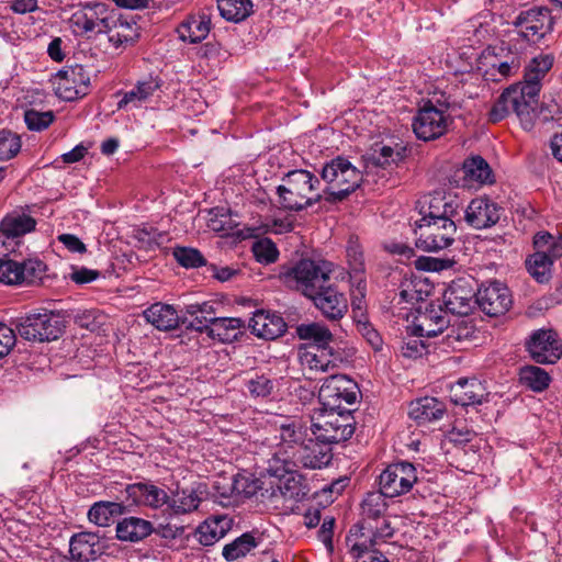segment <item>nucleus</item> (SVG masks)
<instances>
[{"label": "nucleus", "mask_w": 562, "mask_h": 562, "mask_svg": "<svg viewBox=\"0 0 562 562\" xmlns=\"http://www.w3.org/2000/svg\"><path fill=\"white\" fill-rule=\"evenodd\" d=\"M207 336L224 344L237 341L246 330V323L239 317H216Z\"/></svg>", "instance_id": "58836bf2"}, {"label": "nucleus", "mask_w": 562, "mask_h": 562, "mask_svg": "<svg viewBox=\"0 0 562 562\" xmlns=\"http://www.w3.org/2000/svg\"><path fill=\"white\" fill-rule=\"evenodd\" d=\"M446 331V344L456 349L458 348V344L470 340L474 336V326L469 324L467 321L461 319L453 324H449Z\"/></svg>", "instance_id": "6e6d98bb"}, {"label": "nucleus", "mask_w": 562, "mask_h": 562, "mask_svg": "<svg viewBox=\"0 0 562 562\" xmlns=\"http://www.w3.org/2000/svg\"><path fill=\"white\" fill-rule=\"evenodd\" d=\"M258 546L255 537L250 532H245L234 541L227 543L223 548V558L231 562L239 558L246 557L252 549Z\"/></svg>", "instance_id": "864d4df0"}, {"label": "nucleus", "mask_w": 562, "mask_h": 562, "mask_svg": "<svg viewBox=\"0 0 562 562\" xmlns=\"http://www.w3.org/2000/svg\"><path fill=\"white\" fill-rule=\"evenodd\" d=\"M518 86L510 85L506 88L488 112V121L498 123L515 113L525 130H531L535 125L536 105L527 100Z\"/></svg>", "instance_id": "0eeeda50"}, {"label": "nucleus", "mask_w": 562, "mask_h": 562, "mask_svg": "<svg viewBox=\"0 0 562 562\" xmlns=\"http://www.w3.org/2000/svg\"><path fill=\"white\" fill-rule=\"evenodd\" d=\"M449 324L448 311L442 310L440 306L430 305L416 317L413 331L417 336L436 337L442 334Z\"/></svg>", "instance_id": "7c9ffc66"}, {"label": "nucleus", "mask_w": 562, "mask_h": 562, "mask_svg": "<svg viewBox=\"0 0 562 562\" xmlns=\"http://www.w3.org/2000/svg\"><path fill=\"white\" fill-rule=\"evenodd\" d=\"M19 335L32 341H50L57 339L64 331L60 316L53 311L31 313L14 323Z\"/></svg>", "instance_id": "6e6552de"}, {"label": "nucleus", "mask_w": 562, "mask_h": 562, "mask_svg": "<svg viewBox=\"0 0 562 562\" xmlns=\"http://www.w3.org/2000/svg\"><path fill=\"white\" fill-rule=\"evenodd\" d=\"M331 443L318 441L315 437L307 438L299 452H295L296 464L306 469H322L331 461Z\"/></svg>", "instance_id": "bb28decb"}, {"label": "nucleus", "mask_w": 562, "mask_h": 562, "mask_svg": "<svg viewBox=\"0 0 562 562\" xmlns=\"http://www.w3.org/2000/svg\"><path fill=\"white\" fill-rule=\"evenodd\" d=\"M386 498L389 497L380 491L367 493L361 502V519L350 528L348 535L381 541L392 538L394 528L386 516L389 508Z\"/></svg>", "instance_id": "7ed1b4c3"}, {"label": "nucleus", "mask_w": 562, "mask_h": 562, "mask_svg": "<svg viewBox=\"0 0 562 562\" xmlns=\"http://www.w3.org/2000/svg\"><path fill=\"white\" fill-rule=\"evenodd\" d=\"M487 396L485 386L475 378L459 379L451 389V398L457 405L482 404Z\"/></svg>", "instance_id": "c9c22d12"}, {"label": "nucleus", "mask_w": 562, "mask_h": 562, "mask_svg": "<svg viewBox=\"0 0 562 562\" xmlns=\"http://www.w3.org/2000/svg\"><path fill=\"white\" fill-rule=\"evenodd\" d=\"M211 21L205 14L189 15L177 27L179 38L190 44L205 40L210 33Z\"/></svg>", "instance_id": "79ce46f5"}, {"label": "nucleus", "mask_w": 562, "mask_h": 562, "mask_svg": "<svg viewBox=\"0 0 562 562\" xmlns=\"http://www.w3.org/2000/svg\"><path fill=\"white\" fill-rule=\"evenodd\" d=\"M160 79L149 77L145 80L138 81L130 91H119L116 94L122 95V98L117 102V110L127 111L142 106V104L147 102L155 92L160 89Z\"/></svg>", "instance_id": "2f4dec72"}, {"label": "nucleus", "mask_w": 562, "mask_h": 562, "mask_svg": "<svg viewBox=\"0 0 562 562\" xmlns=\"http://www.w3.org/2000/svg\"><path fill=\"white\" fill-rule=\"evenodd\" d=\"M347 260L351 271V278L358 282L357 289L360 291L361 296H364L363 290L366 289L363 274L366 271L364 256L358 238L350 237L346 248Z\"/></svg>", "instance_id": "c03bdc74"}, {"label": "nucleus", "mask_w": 562, "mask_h": 562, "mask_svg": "<svg viewBox=\"0 0 562 562\" xmlns=\"http://www.w3.org/2000/svg\"><path fill=\"white\" fill-rule=\"evenodd\" d=\"M258 462H261L262 470L273 477H283L286 472L297 468L295 452L277 445L261 449L258 452Z\"/></svg>", "instance_id": "393cba45"}, {"label": "nucleus", "mask_w": 562, "mask_h": 562, "mask_svg": "<svg viewBox=\"0 0 562 562\" xmlns=\"http://www.w3.org/2000/svg\"><path fill=\"white\" fill-rule=\"evenodd\" d=\"M55 120V113L49 110L45 112L29 109L24 112V122L30 131L41 132L49 127Z\"/></svg>", "instance_id": "e2e57ef3"}, {"label": "nucleus", "mask_w": 562, "mask_h": 562, "mask_svg": "<svg viewBox=\"0 0 562 562\" xmlns=\"http://www.w3.org/2000/svg\"><path fill=\"white\" fill-rule=\"evenodd\" d=\"M207 226L222 235L231 234L237 226V223L232 218L231 211L224 207H215L210 212Z\"/></svg>", "instance_id": "4d7b16f0"}, {"label": "nucleus", "mask_w": 562, "mask_h": 562, "mask_svg": "<svg viewBox=\"0 0 562 562\" xmlns=\"http://www.w3.org/2000/svg\"><path fill=\"white\" fill-rule=\"evenodd\" d=\"M155 531L151 521L130 516L125 517L116 524V538L125 542H139L150 536Z\"/></svg>", "instance_id": "4c0bfd02"}, {"label": "nucleus", "mask_w": 562, "mask_h": 562, "mask_svg": "<svg viewBox=\"0 0 562 562\" xmlns=\"http://www.w3.org/2000/svg\"><path fill=\"white\" fill-rule=\"evenodd\" d=\"M476 300L472 282L465 278L453 280L443 293L446 310L454 315L465 316L471 313Z\"/></svg>", "instance_id": "412c9836"}, {"label": "nucleus", "mask_w": 562, "mask_h": 562, "mask_svg": "<svg viewBox=\"0 0 562 562\" xmlns=\"http://www.w3.org/2000/svg\"><path fill=\"white\" fill-rule=\"evenodd\" d=\"M172 255L177 262L183 268H199L206 263L205 258L200 250L192 247H176Z\"/></svg>", "instance_id": "052dcab7"}, {"label": "nucleus", "mask_w": 562, "mask_h": 562, "mask_svg": "<svg viewBox=\"0 0 562 562\" xmlns=\"http://www.w3.org/2000/svg\"><path fill=\"white\" fill-rule=\"evenodd\" d=\"M449 116L431 101H427L413 119L412 127L418 139L429 142L441 137L448 130Z\"/></svg>", "instance_id": "f3484780"}, {"label": "nucleus", "mask_w": 562, "mask_h": 562, "mask_svg": "<svg viewBox=\"0 0 562 562\" xmlns=\"http://www.w3.org/2000/svg\"><path fill=\"white\" fill-rule=\"evenodd\" d=\"M475 302L485 315L498 317L509 311L513 297L504 283L493 281L477 289Z\"/></svg>", "instance_id": "6ab92c4d"}, {"label": "nucleus", "mask_w": 562, "mask_h": 562, "mask_svg": "<svg viewBox=\"0 0 562 562\" xmlns=\"http://www.w3.org/2000/svg\"><path fill=\"white\" fill-rule=\"evenodd\" d=\"M459 203L456 196L442 192H434L420 202L422 218L415 223L453 221L458 214Z\"/></svg>", "instance_id": "4be33fe9"}, {"label": "nucleus", "mask_w": 562, "mask_h": 562, "mask_svg": "<svg viewBox=\"0 0 562 562\" xmlns=\"http://www.w3.org/2000/svg\"><path fill=\"white\" fill-rule=\"evenodd\" d=\"M417 481V470L413 463H391L379 476V491L389 498H394L408 493Z\"/></svg>", "instance_id": "ddd939ff"}, {"label": "nucleus", "mask_w": 562, "mask_h": 562, "mask_svg": "<svg viewBox=\"0 0 562 562\" xmlns=\"http://www.w3.org/2000/svg\"><path fill=\"white\" fill-rule=\"evenodd\" d=\"M231 528V518L227 516H213L205 519L196 528L195 536L202 546L209 547L224 538Z\"/></svg>", "instance_id": "ea45409f"}, {"label": "nucleus", "mask_w": 562, "mask_h": 562, "mask_svg": "<svg viewBox=\"0 0 562 562\" xmlns=\"http://www.w3.org/2000/svg\"><path fill=\"white\" fill-rule=\"evenodd\" d=\"M447 412L446 404L436 397L425 396L412 401L408 415L418 425L439 420Z\"/></svg>", "instance_id": "f704fd0d"}, {"label": "nucleus", "mask_w": 562, "mask_h": 562, "mask_svg": "<svg viewBox=\"0 0 562 562\" xmlns=\"http://www.w3.org/2000/svg\"><path fill=\"white\" fill-rule=\"evenodd\" d=\"M529 357L537 363L553 364L562 357V341L553 329L533 330L525 341Z\"/></svg>", "instance_id": "dca6fc26"}, {"label": "nucleus", "mask_w": 562, "mask_h": 562, "mask_svg": "<svg viewBox=\"0 0 562 562\" xmlns=\"http://www.w3.org/2000/svg\"><path fill=\"white\" fill-rule=\"evenodd\" d=\"M357 329L375 351L381 350L383 345L382 337L370 322L367 319L358 321Z\"/></svg>", "instance_id": "338daca9"}, {"label": "nucleus", "mask_w": 562, "mask_h": 562, "mask_svg": "<svg viewBox=\"0 0 562 562\" xmlns=\"http://www.w3.org/2000/svg\"><path fill=\"white\" fill-rule=\"evenodd\" d=\"M381 540L363 538H355L353 535H347L346 543L349 547V554L353 562H390V560L375 549Z\"/></svg>", "instance_id": "e433bc0d"}, {"label": "nucleus", "mask_w": 562, "mask_h": 562, "mask_svg": "<svg viewBox=\"0 0 562 562\" xmlns=\"http://www.w3.org/2000/svg\"><path fill=\"white\" fill-rule=\"evenodd\" d=\"M113 13L114 10L103 2L80 3L71 14L70 23L80 35L91 37L104 33L109 23L112 22Z\"/></svg>", "instance_id": "9d476101"}, {"label": "nucleus", "mask_w": 562, "mask_h": 562, "mask_svg": "<svg viewBox=\"0 0 562 562\" xmlns=\"http://www.w3.org/2000/svg\"><path fill=\"white\" fill-rule=\"evenodd\" d=\"M319 184L318 178L308 170H290L277 187L280 207L299 212L319 202L323 198Z\"/></svg>", "instance_id": "f03ea898"}, {"label": "nucleus", "mask_w": 562, "mask_h": 562, "mask_svg": "<svg viewBox=\"0 0 562 562\" xmlns=\"http://www.w3.org/2000/svg\"><path fill=\"white\" fill-rule=\"evenodd\" d=\"M127 506L119 502H97L88 512V518L91 522L106 527L113 522L114 517L123 515Z\"/></svg>", "instance_id": "37998d69"}, {"label": "nucleus", "mask_w": 562, "mask_h": 562, "mask_svg": "<svg viewBox=\"0 0 562 562\" xmlns=\"http://www.w3.org/2000/svg\"><path fill=\"white\" fill-rule=\"evenodd\" d=\"M104 552L100 536L94 532H79L69 541V553L72 561L89 562L97 560Z\"/></svg>", "instance_id": "a878e982"}, {"label": "nucleus", "mask_w": 562, "mask_h": 562, "mask_svg": "<svg viewBox=\"0 0 562 562\" xmlns=\"http://www.w3.org/2000/svg\"><path fill=\"white\" fill-rule=\"evenodd\" d=\"M184 315L182 317V325L189 330L199 333L210 331V326L216 319V303L205 301L202 303L189 304L184 307Z\"/></svg>", "instance_id": "cd10ccee"}, {"label": "nucleus", "mask_w": 562, "mask_h": 562, "mask_svg": "<svg viewBox=\"0 0 562 562\" xmlns=\"http://www.w3.org/2000/svg\"><path fill=\"white\" fill-rule=\"evenodd\" d=\"M21 138L9 130H0V160H9L21 150Z\"/></svg>", "instance_id": "0e129e2a"}, {"label": "nucleus", "mask_w": 562, "mask_h": 562, "mask_svg": "<svg viewBox=\"0 0 562 562\" xmlns=\"http://www.w3.org/2000/svg\"><path fill=\"white\" fill-rule=\"evenodd\" d=\"M419 229L415 245L427 252H437L450 247L456 240L457 225L454 221L415 223Z\"/></svg>", "instance_id": "2eb2a0df"}, {"label": "nucleus", "mask_w": 562, "mask_h": 562, "mask_svg": "<svg viewBox=\"0 0 562 562\" xmlns=\"http://www.w3.org/2000/svg\"><path fill=\"white\" fill-rule=\"evenodd\" d=\"M326 181V201L336 203L346 199L361 183V172L345 157H336L327 162L322 170Z\"/></svg>", "instance_id": "423d86ee"}, {"label": "nucleus", "mask_w": 562, "mask_h": 562, "mask_svg": "<svg viewBox=\"0 0 562 562\" xmlns=\"http://www.w3.org/2000/svg\"><path fill=\"white\" fill-rule=\"evenodd\" d=\"M296 335L302 340H312L316 347H327L333 340L328 327L321 323L301 324L296 327Z\"/></svg>", "instance_id": "603ef678"}, {"label": "nucleus", "mask_w": 562, "mask_h": 562, "mask_svg": "<svg viewBox=\"0 0 562 562\" xmlns=\"http://www.w3.org/2000/svg\"><path fill=\"white\" fill-rule=\"evenodd\" d=\"M463 172L469 181L480 184L493 183V171L490 165L481 156L468 158L463 162Z\"/></svg>", "instance_id": "09e8293b"}, {"label": "nucleus", "mask_w": 562, "mask_h": 562, "mask_svg": "<svg viewBox=\"0 0 562 562\" xmlns=\"http://www.w3.org/2000/svg\"><path fill=\"white\" fill-rule=\"evenodd\" d=\"M422 284V281L418 280H405L401 283L400 291L396 294L394 300H397V304L409 303L414 305L415 303L423 300V290L418 288Z\"/></svg>", "instance_id": "69168bd1"}, {"label": "nucleus", "mask_w": 562, "mask_h": 562, "mask_svg": "<svg viewBox=\"0 0 562 562\" xmlns=\"http://www.w3.org/2000/svg\"><path fill=\"white\" fill-rule=\"evenodd\" d=\"M217 8L222 18L235 23L244 21L252 13L250 0H217Z\"/></svg>", "instance_id": "8fccbe9b"}, {"label": "nucleus", "mask_w": 562, "mask_h": 562, "mask_svg": "<svg viewBox=\"0 0 562 562\" xmlns=\"http://www.w3.org/2000/svg\"><path fill=\"white\" fill-rule=\"evenodd\" d=\"M245 389L250 397L266 400L276 389V380L267 374L254 373L245 380Z\"/></svg>", "instance_id": "3c124183"}, {"label": "nucleus", "mask_w": 562, "mask_h": 562, "mask_svg": "<svg viewBox=\"0 0 562 562\" xmlns=\"http://www.w3.org/2000/svg\"><path fill=\"white\" fill-rule=\"evenodd\" d=\"M278 488L285 498L296 499L304 495L302 491V477L297 474L296 469L286 472L285 476L278 477Z\"/></svg>", "instance_id": "13d9d810"}, {"label": "nucleus", "mask_w": 562, "mask_h": 562, "mask_svg": "<svg viewBox=\"0 0 562 562\" xmlns=\"http://www.w3.org/2000/svg\"><path fill=\"white\" fill-rule=\"evenodd\" d=\"M36 227V221L23 211H12L0 222V241L5 245L8 239L19 238L31 233Z\"/></svg>", "instance_id": "473e14b6"}, {"label": "nucleus", "mask_w": 562, "mask_h": 562, "mask_svg": "<svg viewBox=\"0 0 562 562\" xmlns=\"http://www.w3.org/2000/svg\"><path fill=\"white\" fill-rule=\"evenodd\" d=\"M514 25L517 31L512 38H517L518 43L526 41L529 44H537L552 32L554 19L549 8L535 7L521 11L516 18Z\"/></svg>", "instance_id": "1a4fd4ad"}, {"label": "nucleus", "mask_w": 562, "mask_h": 562, "mask_svg": "<svg viewBox=\"0 0 562 562\" xmlns=\"http://www.w3.org/2000/svg\"><path fill=\"white\" fill-rule=\"evenodd\" d=\"M104 34L108 35L109 43L115 48H125L126 45L135 43L139 37V26L133 20L117 14L112 15V22L109 23Z\"/></svg>", "instance_id": "c756f323"}, {"label": "nucleus", "mask_w": 562, "mask_h": 562, "mask_svg": "<svg viewBox=\"0 0 562 562\" xmlns=\"http://www.w3.org/2000/svg\"><path fill=\"white\" fill-rule=\"evenodd\" d=\"M311 430L324 443H340L349 440L356 430L352 409L324 407L315 413Z\"/></svg>", "instance_id": "20e7f679"}, {"label": "nucleus", "mask_w": 562, "mask_h": 562, "mask_svg": "<svg viewBox=\"0 0 562 562\" xmlns=\"http://www.w3.org/2000/svg\"><path fill=\"white\" fill-rule=\"evenodd\" d=\"M308 299L322 315L330 322L340 321L348 312L346 295L334 284L324 283Z\"/></svg>", "instance_id": "aec40b11"}, {"label": "nucleus", "mask_w": 562, "mask_h": 562, "mask_svg": "<svg viewBox=\"0 0 562 562\" xmlns=\"http://www.w3.org/2000/svg\"><path fill=\"white\" fill-rule=\"evenodd\" d=\"M299 359L303 369L312 373L329 372L337 367L333 353L327 347H315L301 351Z\"/></svg>", "instance_id": "a19ab883"}, {"label": "nucleus", "mask_w": 562, "mask_h": 562, "mask_svg": "<svg viewBox=\"0 0 562 562\" xmlns=\"http://www.w3.org/2000/svg\"><path fill=\"white\" fill-rule=\"evenodd\" d=\"M249 328L258 338L274 340L286 331V323L277 313L258 310L250 318Z\"/></svg>", "instance_id": "c85d7f7f"}, {"label": "nucleus", "mask_w": 562, "mask_h": 562, "mask_svg": "<svg viewBox=\"0 0 562 562\" xmlns=\"http://www.w3.org/2000/svg\"><path fill=\"white\" fill-rule=\"evenodd\" d=\"M280 441L277 446L284 448L285 450H292L299 452V448H302L306 438V429L297 423L282 424L279 429Z\"/></svg>", "instance_id": "de8ad7c7"}, {"label": "nucleus", "mask_w": 562, "mask_h": 562, "mask_svg": "<svg viewBox=\"0 0 562 562\" xmlns=\"http://www.w3.org/2000/svg\"><path fill=\"white\" fill-rule=\"evenodd\" d=\"M525 60V49L517 38L486 47L479 58V69L486 80L499 82L516 76Z\"/></svg>", "instance_id": "f257e3e1"}, {"label": "nucleus", "mask_w": 562, "mask_h": 562, "mask_svg": "<svg viewBox=\"0 0 562 562\" xmlns=\"http://www.w3.org/2000/svg\"><path fill=\"white\" fill-rule=\"evenodd\" d=\"M56 95L64 101H75L90 91V74L82 65L66 66L52 78Z\"/></svg>", "instance_id": "9b49d317"}, {"label": "nucleus", "mask_w": 562, "mask_h": 562, "mask_svg": "<svg viewBox=\"0 0 562 562\" xmlns=\"http://www.w3.org/2000/svg\"><path fill=\"white\" fill-rule=\"evenodd\" d=\"M202 498L199 496L193 488L177 490L169 496V501L166 505L173 515H186L195 512Z\"/></svg>", "instance_id": "a18cd8bd"}, {"label": "nucleus", "mask_w": 562, "mask_h": 562, "mask_svg": "<svg viewBox=\"0 0 562 562\" xmlns=\"http://www.w3.org/2000/svg\"><path fill=\"white\" fill-rule=\"evenodd\" d=\"M252 254L256 260L262 265H270L278 260L279 250L269 238H261L252 244Z\"/></svg>", "instance_id": "680f3d73"}, {"label": "nucleus", "mask_w": 562, "mask_h": 562, "mask_svg": "<svg viewBox=\"0 0 562 562\" xmlns=\"http://www.w3.org/2000/svg\"><path fill=\"white\" fill-rule=\"evenodd\" d=\"M147 323L158 330H173L182 325V317L173 305L156 302L143 312Z\"/></svg>", "instance_id": "72a5a7b5"}, {"label": "nucleus", "mask_w": 562, "mask_h": 562, "mask_svg": "<svg viewBox=\"0 0 562 562\" xmlns=\"http://www.w3.org/2000/svg\"><path fill=\"white\" fill-rule=\"evenodd\" d=\"M334 265L327 260L301 259L280 273L284 284L301 291L306 297L329 281Z\"/></svg>", "instance_id": "39448f33"}, {"label": "nucleus", "mask_w": 562, "mask_h": 562, "mask_svg": "<svg viewBox=\"0 0 562 562\" xmlns=\"http://www.w3.org/2000/svg\"><path fill=\"white\" fill-rule=\"evenodd\" d=\"M168 501V493L150 482H138L125 486V502L128 505L158 509L166 505Z\"/></svg>", "instance_id": "5701e85b"}, {"label": "nucleus", "mask_w": 562, "mask_h": 562, "mask_svg": "<svg viewBox=\"0 0 562 562\" xmlns=\"http://www.w3.org/2000/svg\"><path fill=\"white\" fill-rule=\"evenodd\" d=\"M559 255L560 254L555 252L554 249H550V254L546 251L535 252L526 261L528 272L539 283L549 281L550 268L552 266L551 257H558Z\"/></svg>", "instance_id": "49530a36"}, {"label": "nucleus", "mask_w": 562, "mask_h": 562, "mask_svg": "<svg viewBox=\"0 0 562 562\" xmlns=\"http://www.w3.org/2000/svg\"><path fill=\"white\" fill-rule=\"evenodd\" d=\"M502 211L503 209L493 200L480 196L469 203L464 211V218L476 229L488 228L499 221Z\"/></svg>", "instance_id": "b1692460"}, {"label": "nucleus", "mask_w": 562, "mask_h": 562, "mask_svg": "<svg viewBox=\"0 0 562 562\" xmlns=\"http://www.w3.org/2000/svg\"><path fill=\"white\" fill-rule=\"evenodd\" d=\"M554 59L551 53H540L532 57L525 66L524 80L514 83L535 105L538 103L542 80L553 67Z\"/></svg>", "instance_id": "a211bd4d"}, {"label": "nucleus", "mask_w": 562, "mask_h": 562, "mask_svg": "<svg viewBox=\"0 0 562 562\" xmlns=\"http://www.w3.org/2000/svg\"><path fill=\"white\" fill-rule=\"evenodd\" d=\"M520 382L535 392L544 391L550 384L548 372L536 366H526L519 372Z\"/></svg>", "instance_id": "5fc2aeb1"}, {"label": "nucleus", "mask_w": 562, "mask_h": 562, "mask_svg": "<svg viewBox=\"0 0 562 562\" xmlns=\"http://www.w3.org/2000/svg\"><path fill=\"white\" fill-rule=\"evenodd\" d=\"M256 493L255 482L244 474H237L231 479L229 491L222 492L221 496L229 498L233 496L250 497Z\"/></svg>", "instance_id": "bf43d9fd"}, {"label": "nucleus", "mask_w": 562, "mask_h": 562, "mask_svg": "<svg viewBox=\"0 0 562 562\" xmlns=\"http://www.w3.org/2000/svg\"><path fill=\"white\" fill-rule=\"evenodd\" d=\"M360 394L358 384L345 374L326 378L318 391V400L324 407L344 409L342 403L356 404Z\"/></svg>", "instance_id": "4468645a"}, {"label": "nucleus", "mask_w": 562, "mask_h": 562, "mask_svg": "<svg viewBox=\"0 0 562 562\" xmlns=\"http://www.w3.org/2000/svg\"><path fill=\"white\" fill-rule=\"evenodd\" d=\"M413 336L404 339L401 347L402 353L406 358H418L426 352V345L420 339L422 336H417L413 331Z\"/></svg>", "instance_id": "774afa93"}, {"label": "nucleus", "mask_w": 562, "mask_h": 562, "mask_svg": "<svg viewBox=\"0 0 562 562\" xmlns=\"http://www.w3.org/2000/svg\"><path fill=\"white\" fill-rule=\"evenodd\" d=\"M46 265L37 258L18 262L5 255L0 258V283L7 285H31L42 280Z\"/></svg>", "instance_id": "f8f14e48"}]
</instances>
